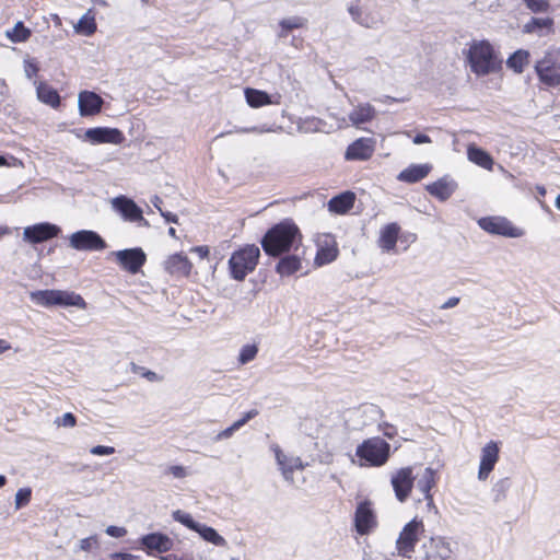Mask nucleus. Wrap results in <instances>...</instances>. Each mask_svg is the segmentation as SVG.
Masks as SVG:
<instances>
[{"mask_svg":"<svg viewBox=\"0 0 560 560\" xmlns=\"http://www.w3.org/2000/svg\"><path fill=\"white\" fill-rule=\"evenodd\" d=\"M466 58L471 72L477 77L497 73L502 69V60L488 40H474Z\"/></svg>","mask_w":560,"mask_h":560,"instance_id":"f257e3e1","label":"nucleus"},{"mask_svg":"<svg viewBox=\"0 0 560 560\" xmlns=\"http://www.w3.org/2000/svg\"><path fill=\"white\" fill-rule=\"evenodd\" d=\"M535 73L545 89L560 88V48L550 47L535 61Z\"/></svg>","mask_w":560,"mask_h":560,"instance_id":"f03ea898","label":"nucleus"},{"mask_svg":"<svg viewBox=\"0 0 560 560\" xmlns=\"http://www.w3.org/2000/svg\"><path fill=\"white\" fill-rule=\"evenodd\" d=\"M355 456L360 466L381 467L389 459L390 444L378 436L366 439L357 446Z\"/></svg>","mask_w":560,"mask_h":560,"instance_id":"7ed1b4c3","label":"nucleus"},{"mask_svg":"<svg viewBox=\"0 0 560 560\" xmlns=\"http://www.w3.org/2000/svg\"><path fill=\"white\" fill-rule=\"evenodd\" d=\"M31 300L40 306L49 307L54 305L59 306H75L85 308L86 303L84 299L74 292L61 290H39L31 293Z\"/></svg>","mask_w":560,"mask_h":560,"instance_id":"20e7f679","label":"nucleus"},{"mask_svg":"<svg viewBox=\"0 0 560 560\" xmlns=\"http://www.w3.org/2000/svg\"><path fill=\"white\" fill-rule=\"evenodd\" d=\"M259 256V247H240L229 260L232 277L238 281L244 280L255 269Z\"/></svg>","mask_w":560,"mask_h":560,"instance_id":"39448f33","label":"nucleus"},{"mask_svg":"<svg viewBox=\"0 0 560 560\" xmlns=\"http://www.w3.org/2000/svg\"><path fill=\"white\" fill-rule=\"evenodd\" d=\"M302 241L298 225L285 219L273 225L261 238L260 245H294Z\"/></svg>","mask_w":560,"mask_h":560,"instance_id":"423d86ee","label":"nucleus"},{"mask_svg":"<svg viewBox=\"0 0 560 560\" xmlns=\"http://www.w3.org/2000/svg\"><path fill=\"white\" fill-rule=\"evenodd\" d=\"M423 532L424 525L421 520L413 518L407 523L396 540V548L399 556L402 558H410L411 553L415 551V546Z\"/></svg>","mask_w":560,"mask_h":560,"instance_id":"0eeeda50","label":"nucleus"},{"mask_svg":"<svg viewBox=\"0 0 560 560\" xmlns=\"http://www.w3.org/2000/svg\"><path fill=\"white\" fill-rule=\"evenodd\" d=\"M454 550L444 537H431L424 541L416 560H453Z\"/></svg>","mask_w":560,"mask_h":560,"instance_id":"6e6552de","label":"nucleus"},{"mask_svg":"<svg viewBox=\"0 0 560 560\" xmlns=\"http://www.w3.org/2000/svg\"><path fill=\"white\" fill-rule=\"evenodd\" d=\"M110 255L115 256L119 266L130 273L139 272L147 260V255L141 247H127L122 250L113 252Z\"/></svg>","mask_w":560,"mask_h":560,"instance_id":"1a4fd4ad","label":"nucleus"},{"mask_svg":"<svg viewBox=\"0 0 560 560\" xmlns=\"http://www.w3.org/2000/svg\"><path fill=\"white\" fill-rule=\"evenodd\" d=\"M416 477L411 466L402 467L392 475L390 483L399 502H405L409 498Z\"/></svg>","mask_w":560,"mask_h":560,"instance_id":"9d476101","label":"nucleus"},{"mask_svg":"<svg viewBox=\"0 0 560 560\" xmlns=\"http://www.w3.org/2000/svg\"><path fill=\"white\" fill-rule=\"evenodd\" d=\"M479 226L491 234H499L509 237H520L523 231L514 226L508 219L502 217L482 218L478 221Z\"/></svg>","mask_w":560,"mask_h":560,"instance_id":"9b49d317","label":"nucleus"},{"mask_svg":"<svg viewBox=\"0 0 560 560\" xmlns=\"http://www.w3.org/2000/svg\"><path fill=\"white\" fill-rule=\"evenodd\" d=\"M60 228L56 224L43 222L26 226L23 232V240L27 243L38 244L47 242L57 236Z\"/></svg>","mask_w":560,"mask_h":560,"instance_id":"f8f14e48","label":"nucleus"},{"mask_svg":"<svg viewBox=\"0 0 560 560\" xmlns=\"http://www.w3.org/2000/svg\"><path fill=\"white\" fill-rule=\"evenodd\" d=\"M112 205L114 210L117 211L124 220L129 222H139L143 225L148 224L142 215V210L133 200L125 196H119L112 200Z\"/></svg>","mask_w":560,"mask_h":560,"instance_id":"ddd939ff","label":"nucleus"},{"mask_svg":"<svg viewBox=\"0 0 560 560\" xmlns=\"http://www.w3.org/2000/svg\"><path fill=\"white\" fill-rule=\"evenodd\" d=\"M84 140L92 144L113 143L120 144L125 140L122 132L117 128L95 127L84 132Z\"/></svg>","mask_w":560,"mask_h":560,"instance_id":"4468645a","label":"nucleus"},{"mask_svg":"<svg viewBox=\"0 0 560 560\" xmlns=\"http://www.w3.org/2000/svg\"><path fill=\"white\" fill-rule=\"evenodd\" d=\"M272 451L275 452L276 462L279 466V469L281 470V474L285 481L293 483V472L295 469L303 470L305 468V465L303 464L302 459L300 457H289L287 456L280 446L278 444H273L271 446Z\"/></svg>","mask_w":560,"mask_h":560,"instance_id":"2eb2a0df","label":"nucleus"},{"mask_svg":"<svg viewBox=\"0 0 560 560\" xmlns=\"http://www.w3.org/2000/svg\"><path fill=\"white\" fill-rule=\"evenodd\" d=\"M140 544L142 549H144L148 555L167 552L173 548L174 545L173 540L167 535L162 533H151L144 535L140 538Z\"/></svg>","mask_w":560,"mask_h":560,"instance_id":"dca6fc26","label":"nucleus"},{"mask_svg":"<svg viewBox=\"0 0 560 560\" xmlns=\"http://www.w3.org/2000/svg\"><path fill=\"white\" fill-rule=\"evenodd\" d=\"M375 149V140L373 138H359L348 145L345 159L348 161H365L369 160Z\"/></svg>","mask_w":560,"mask_h":560,"instance_id":"f3484780","label":"nucleus"},{"mask_svg":"<svg viewBox=\"0 0 560 560\" xmlns=\"http://www.w3.org/2000/svg\"><path fill=\"white\" fill-rule=\"evenodd\" d=\"M499 459V446L495 442H489L481 450V458L478 471V479L486 480L493 470Z\"/></svg>","mask_w":560,"mask_h":560,"instance_id":"a211bd4d","label":"nucleus"},{"mask_svg":"<svg viewBox=\"0 0 560 560\" xmlns=\"http://www.w3.org/2000/svg\"><path fill=\"white\" fill-rule=\"evenodd\" d=\"M103 104V98L92 91H82L79 93L78 107L82 117L94 116L98 114Z\"/></svg>","mask_w":560,"mask_h":560,"instance_id":"6ab92c4d","label":"nucleus"},{"mask_svg":"<svg viewBox=\"0 0 560 560\" xmlns=\"http://www.w3.org/2000/svg\"><path fill=\"white\" fill-rule=\"evenodd\" d=\"M355 529L360 535L368 534L375 525V515L368 501L359 503L354 515Z\"/></svg>","mask_w":560,"mask_h":560,"instance_id":"aec40b11","label":"nucleus"},{"mask_svg":"<svg viewBox=\"0 0 560 560\" xmlns=\"http://www.w3.org/2000/svg\"><path fill=\"white\" fill-rule=\"evenodd\" d=\"M348 12L355 23L366 28H375L383 23L378 12L364 11L359 4H350Z\"/></svg>","mask_w":560,"mask_h":560,"instance_id":"412c9836","label":"nucleus"},{"mask_svg":"<svg viewBox=\"0 0 560 560\" xmlns=\"http://www.w3.org/2000/svg\"><path fill=\"white\" fill-rule=\"evenodd\" d=\"M165 270L177 278L187 277L191 270V262L183 253L170 256L164 262Z\"/></svg>","mask_w":560,"mask_h":560,"instance_id":"4be33fe9","label":"nucleus"},{"mask_svg":"<svg viewBox=\"0 0 560 560\" xmlns=\"http://www.w3.org/2000/svg\"><path fill=\"white\" fill-rule=\"evenodd\" d=\"M375 115L376 110L371 104L362 103L349 113L348 118L352 126L359 128L362 124L372 121Z\"/></svg>","mask_w":560,"mask_h":560,"instance_id":"5701e85b","label":"nucleus"},{"mask_svg":"<svg viewBox=\"0 0 560 560\" xmlns=\"http://www.w3.org/2000/svg\"><path fill=\"white\" fill-rule=\"evenodd\" d=\"M244 93L247 104L253 108L269 104H280V95H277L276 100H273L267 92L252 88H246Z\"/></svg>","mask_w":560,"mask_h":560,"instance_id":"b1692460","label":"nucleus"},{"mask_svg":"<svg viewBox=\"0 0 560 560\" xmlns=\"http://www.w3.org/2000/svg\"><path fill=\"white\" fill-rule=\"evenodd\" d=\"M456 187H457V185L453 179L443 177V178L428 185L427 190L429 191L430 195L444 201L453 195Z\"/></svg>","mask_w":560,"mask_h":560,"instance_id":"393cba45","label":"nucleus"},{"mask_svg":"<svg viewBox=\"0 0 560 560\" xmlns=\"http://www.w3.org/2000/svg\"><path fill=\"white\" fill-rule=\"evenodd\" d=\"M436 485V470L431 467H427L422 475L417 480V488L423 494L428 504L433 503L431 490Z\"/></svg>","mask_w":560,"mask_h":560,"instance_id":"a878e982","label":"nucleus"},{"mask_svg":"<svg viewBox=\"0 0 560 560\" xmlns=\"http://www.w3.org/2000/svg\"><path fill=\"white\" fill-rule=\"evenodd\" d=\"M430 171H431V165H429V164H413V165H410L409 167L405 168L404 171H401L398 174L397 179L399 182L409 183V184L417 183V182L421 180L422 178H424L429 174Z\"/></svg>","mask_w":560,"mask_h":560,"instance_id":"bb28decb","label":"nucleus"},{"mask_svg":"<svg viewBox=\"0 0 560 560\" xmlns=\"http://www.w3.org/2000/svg\"><path fill=\"white\" fill-rule=\"evenodd\" d=\"M553 20L551 18H532L524 25V33L546 36L552 31Z\"/></svg>","mask_w":560,"mask_h":560,"instance_id":"cd10ccee","label":"nucleus"},{"mask_svg":"<svg viewBox=\"0 0 560 560\" xmlns=\"http://www.w3.org/2000/svg\"><path fill=\"white\" fill-rule=\"evenodd\" d=\"M354 194L351 191L342 192L338 196L332 197L328 201V209L335 213H346L353 207L354 203Z\"/></svg>","mask_w":560,"mask_h":560,"instance_id":"c85d7f7f","label":"nucleus"},{"mask_svg":"<svg viewBox=\"0 0 560 560\" xmlns=\"http://www.w3.org/2000/svg\"><path fill=\"white\" fill-rule=\"evenodd\" d=\"M70 245H106L102 237L88 230H82L73 233L70 236Z\"/></svg>","mask_w":560,"mask_h":560,"instance_id":"c756f323","label":"nucleus"},{"mask_svg":"<svg viewBox=\"0 0 560 560\" xmlns=\"http://www.w3.org/2000/svg\"><path fill=\"white\" fill-rule=\"evenodd\" d=\"M529 51L518 49L508 58L506 66L514 72L522 73L529 62Z\"/></svg>","mask_w":560,"mask_h":560,"instance_id":"7c9ffc66","label":"nucleus"},{"mask_svg":"<svg viewBox=\"0 0 560 560\" xmlns=\"http://www.w3.org/2000/svg\"><path fill=\"white\" fill-rule=\"evenodd\" d=\"M469 161L486 168L491 170L493 165V159L485 150L470 145L467 150Z\"/></svg>","mask_w":560,"mask_h":560,"instance_id":"2f4dec72","label":"nucleus"},{"mask_svg":"<svg viewBox=\"0 0 560 560\" xmlns=\"http://www.w3.org/2000/svg\"><path fill=\"white\" fill-rule=\"evenodd\" d=\"M37 97L40 102L57 107L60 104V96L58 92L46 83H39L37 89Z\"/></svg>","mask_w":560,"mask_h":560,"instance_id":"473e14b6","label":"nucleus"},{"mask_svg":"<svg viewBox=\"0 0 560 560\" xmlns=\"http://www.w3.org/2000/svg\"><path fill=\"white\" fill-rule=\"evenodd\" d=\"M301 268V260L296 256L287 255L278 261L276 270L280 276H291Z\"/></svg>","mask_w":560,"mask_h":560,"instance_id":"72a5a7b5","label":"nucleus"},{"mask_svg":"<svg viewBox=\"0 0 560 560\" xmlns=\"http://www.w3.org/2000/svg\"><path fill=\"white\" fill-rule=\"evenodd\" d=\"M196 533H198L202 539L213 544L214 546L224 547L228 544L225 538L219 535L214 528L205 524L200 523V527H198Z\"/></svg>","mask_w":560,"mask_h":560,"instance_id":"f704fd0d","label":"nucleus"},{"mask_svg":"<svg viewBox=\"0 0 560 560\" xmlns=\"http://www.w3.org/2000/svg\"><path fill=\"white\" fill-rule=\"evenodd\" d=\"M92 11L89 10L85 14L81 16L77 25L74 26L75 32L83 34L85 36H90L96 31V23L94 15L91 14Z\"/></svg>","mask_w":560,"mask_h":560,"instance_id":"c9c22d12","label":"nucleus"},{"mask_svg":"<svg viewBox=\"0 0 560 560\" xmlns=\"http://www.w3.org/2000/svg\"><path fill=\"white\" fill-rule=\"evenodd\" d=\"M31 30L25 27L23 22L19 21L15 23L13 28L8 30L5 32V36L12 42V43H23L26 42L31 36Z\"/></svg>","mask_w":560,"mask_h":560,"instance_id":"e433bc0d","label":"nucleus"},{"mask_svg":"<svg viewBox=\"0 0 560 560\" xmlns=\"http://www.w3.org/2000/svg\"><path fill=\"white\" fill-rule=\"evenodd\" d=\"M400 226L397 223H388L382 230L380 240L383 245H396Z\"/></svg>","mask_w":560,"mask_h":560,"instance_id":"4c0bfd02","label":"nucleus"},{"mask_svg":"<svg viewBox=\"0 0 560 560\" xmlns=\"http://www.w3.org/2000/svg\"><path fill=\"white\" fill-rule=\"evenodd\" d=\"M307 23V20L302 16H291L288 19H283L279 22L281 27V32L279 33V37H287L288 32L294 28L304 27Z\"/></svg>","mask_w":560,"mask_h":560,"instance_id":"58836bf2","label":"nucleus"},{"mask_svg":"<svg viewBox=\"0 0 560 560\" xmlns=\"http://www.w3.org/2000/svg\"><path fill=\"white\" fill-rule=\"evenodd\" d=\"M338 256V247H318L315 256V265L320 267L334 261Z\"/></svg>","mask_w":560,"mask_h":560,"instance_id":"ea45409f","label":"nucleus"},{"mask_svg":"<svg viewBox=\"0 0 560 560\" xmlns=\"http://www.w3.org/2000/svg\"><path fill=\"white\" fill-rule=\"evenodd\" d=\"M172 516L176 522H179L180 524H183L184 526L194 532H196L198 527H200V523L196 522L189 513H186L182 510L174 511Z\"/></svg>","mask_w":560,"mask_h":560,"instance_id":"a19ab883","label":"nucleus"},{"mask_svg":"<svg viewBox=\"0 0 560 560\" xmlns=\"http://www.w3.org/2000/svg\"><path fill=\"white\" fill-rule=\"evenodd\" d=\"M522 2L533 13H547L551 8L548 0H522Z\"/></svg>","mask_w":560,"mask_h":560,"instance_id":"79ce46f5","label":"nucleus"},{"mask_svg":"<svg viewBox=\"0 0 560 560\" xmlns=\"http://www.w3.org/2000/svg\"><path fill=\"white\" fill-rule=\"evenodd\" d=\"M258 348L255 345H245L242 347L238 355V362L241 364H246L255 359L257 355Z\"/></svg>","mask_w":560,"mask_h":560,"instance_id":"37998d69","label":"nucleus"},{"mask_svg":"<svg viewBox=\"0 0 560 560\" xmlns=\"http://www.w3.org/2000/svg\"><path fill=\"white\" fill-rule=\"evenodd\" d=\"M31 497H32V489L26 487V488H21L18 490V492L15 493V509L16 510H20L22 508H24L25 505H27L31 501Z\"/></svg>","mask_w":560,"mask_h":560,"instance_id":"c03bdc74","label":"nucleus"},{"mask_svg":"<svg viewBox=\"0 0 560 560\" xmlns=\"http://www.w3.org/2000/svg\"><path fill=\"white\" fill-rule=\"evenodd\" d=\"M511 486V482H510V479L509 478H502L500 480H498L493 488H492V491L494 493V500L495 501H499L501 500L502 498L505 497V493L506 491L509 490Z\"/></svg>","mask_w":560,"mask_h":560,"instance_id":"a18cd8bd","label":"nucleus"},{"mask_svg":"<svg viewBox=\"0 0 560 560\" xmlns=\"http://www.w3.org/2000/svg\"><path fill=\"white\" fill-rule=\"evenodd\" d=\"M132 371L141 374L142 377L147 378L150 382H160L162 377L158 375L155 372L147 370L145 368L138 366L132 363Z\"/></svg>","mask_w":560,"mask_h":560,"instance_id":"49530a36","label":"nucleus"},{"mask_svg":"<svg viewBox=\"0 0 560 560\" xmlns=\"http://www.w3.org/2000/svg\"><path fill=\"white\" fill-rule=\"evenodd\" d=\"M59 427L72 428L77 424V418L72 412H66L56 420Z\"/></svg>","mask_w":560,"mask_h":560,"instance_id":"de8ad7c7","label":"nucleus"},{"mask_svg":"<svg viewBox=\"0 0 560 560\" xmlns=\"http://www.w3.org/2000/svg\"><path fill=\"white\" fill-rule=\"evenodd\" d=\"M240 430V428L237 427V424L234 422L232 425H230L229 428L224 429L223 431L219 432L215 436H214V441L215 442H219V441H222V440H228L230 439L235 431Z\"/></svg>","mask_w":560,"mask_h":560,"instance_id":"09e8293b","label":"nucleus"},{"mask_svg":"<svg viewBox=\"0 0 560 560\" xmlns=\"http://www.w3.org/2000/svg\"><path fill=\"white\" fill-rule=\"evenodd\" d=\"M91 454L97 456L112 455L115 453V448L113 446L105 445H96L90 450Z\"/></svg>","mask_w":560,"mask_h":560,"instance_id":"8fccbe9b","label":"nucleus"},{"mask_svg":"<svg viewBox=\"0 0 560 560\" xmlns=\"http://www.w3.org/2000/svg\"><path fill=\"white\" fill-rule=\"evenodd\" d=\"M106 534L110 537L120 538L127 534V530L125 527L114 526L110 525L106 528Z\"/></svg>","mask_w":560,"mask_h":560,"instance_id":"3c124183","label":"nucleus"},{"mask_svg":"<svg viewBox=\"0 0 560 560\" xmlns=\"http://www.w3.org/2000/svg\"><path fill=\"white\" fill-rule=\"evenodd\" d=\"M258 415V410L257 409H252L247 412L244 413V416L238 419L237 421H235V423L237 424V427L241 429L243 425H245L249 420L254 419L256 416Z\"/></svg>","mask_w":560,"mask_h":560,"instance_id":"603ef678","label":"nucleus"},{"mask_svg":"<svg viewBox=\"0 0 560 560\" xmlns=\"http://www.w3.org/2000/svg\"><path fill=\"white\" fill-rule=\"evenodd\" d=\"M305 127L306 130H313V131H323L324 122L320 119L313 118L310 121H306Z\"/></svg>","mask_w":560,"mask_h":560,"instance_id":"864d4df0","label":"nucleus"},{"mask_svg":"<svg viewBox=\"0 0 560 560\" xmlns=\"http://www.w3.org/2000/svg\"><path fill=\"white\" fill-rule=\"evenodd\" d=\"M270 131H272L271 128H259V127H247V128L235 129V132H242V133H249V132L264 133V132H270Z\"/></svg>","mask_w":560,"mask_h":560,"instance_id":"5fc2aeb1","label":"nucleus"},{"mask_svg":"<svg viewBox=\"0 0 560 560\" xmlns=\"http://www.w3.org/2000/svg\"><path fill=\"white\" fill-rule=\"evenodd\" d=\"M24 70H25V75L28 79H32L38 72V67H37L36 63H34L32 61H25V69Z\"/></svg>","mask_w":560,"mask_h":560,"instance_id":"6e6d98bb","label":"nucleus"},{"mask_svg":"<svg viewBox=\"0 0 560 560\" xmlns=\"http://www.w3.org/2000/svg\"><path fill=\"white\" fill-rule=\"evenodd\" d=\"M291 247H262V249L266 252L269 256H278L281 255L284 252H289Z\"/></svg>","mask_w":560,"mask_h":560,"instance_id":"4d7b16f0","label":"nucleus"},{"mask_svg":"<svg viewBox=\"0 0 560 560\" xmlns=\"http://www.w3.org/2000/svg\"><path fill=\"white\" fill-rule=\"evenodd\" d=\"M94 544H96V537L91 536L88 538H83L80 540V548L82 550L89 551V550H91V548Z\"/></svg>","mask_w":560,"mask_h":560,"instance_id":"13d9d810","label":"nucleus"},{"mask_svg":"<svg viewBox=\"0 0 560 560\" xmlns=\"http://www.w3.org/2000/svg\"><path fill=\"white\" fill-rule=\"evenodd\" d=\"M380 427L382 428L384 435L387 436L388 439H393L397 433L395 427L387 422H384Z\"/></svg>","mask_w":560,"mask_h":560,"instance_id":"bf43d9fd","label":"nucleus"},{"mask_svg":"<svg viewBox=\"0 0 560 560\" xmlns=\"http://www.w3.org/2000/svg\"><path fill=\"white\" fill-rule=\"evenodd\" d=\"M113 557L116 560H138V556L127 552H117Z\"/></svg>","mask_w":560,"mask_h":560,"instance_id":"052dcab7","label":"nucleus"},{"mask_svg":"<svg viewBox=\"0 0 560 560\" xmlns=\"http://www.w3.org/2000/svg\"><path fill=\"white\" fill-rule=\"evenodd\" d=\"M458 303H459V298L452 296L445 303H443L441 305V308L442 310H448V308L455 307Z\"/></svg>","mask_w":560,"mask_h":560,"instance_id":"680f3d73","label":"nucleus"},{"mask_svg":"<svg viewBox=\"0 0 560 560\" xmlns=\"http://www.w3.org/2000/svg\"><path fill=\"white\" fill-rule=\"evenodd\" d=\"M412 141L415 144H422L431 142V139L427 135L418 133L415 136Z\"/></svg>","mask_w":560,"mask_h":560,"instance_id":"e2e57ef3","label":"nucleus"},{"mask_svg":"<svg viewBox=\"0 0 560 560\" xmlns=\"http://www.w3.org/2000/svg\"><path fill=\"white\" fill-rule=\"evenodd\" d=\"M191 252L197 253L201 259L208 257L210 253L209 247H191Z\"/></svg>","mask_w":560,"mask_h":560,"instance_id":"0e129e2a","label":"nucleus"},{"mask_svg":"<svg viewBox=\"0 0 560 560\" xmlns=\"http://www.w3.org/2000/svg\"><path fill=\"white\" fill-rule=\"evenodd\" d=\"M171 471L176 478H182L185 476L184 467L182 466H172Z\"/></svg>","mask_w":560,"mask_h":560,"instance_id":"69168bd1","label":"nucleus"},{"mask_svg":"<svg viewBox=\"0 0 560 560\" xmlns=\"http://www.w3.org/2000/svg\"><path fill=\"white\" fill-rule=\"evenodd\" d=\"M161 214L165 218V220H166L167 222H174V223H176V222H177V217H176V214H173V213H171V212H163V211H161Z\"/></svg>","mask_w":560,"mask_h":560,"instance_id":"338daca9","label":"nucleus"},{"mask_svg":"<svg viewBox=\"0 0 560 560\" xmlns=\"http://www.w3.org/2000/svg\"><path fill=\"white\" fill-rule=\"evenodd\" d=\"M11 348L10 343L7 342L4 339H0V354L5 352Z\"/></svg>","mask_w":560,"mask_h":560,"instance_id":"774afa93","label":"nucleus"}]
</instances>
